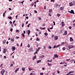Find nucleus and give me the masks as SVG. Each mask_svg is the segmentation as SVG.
<instances>
[{
  "label": "nucleus",
  "instance_id": "1",
  "mask_svg": "<svg viewBox=\"0 0 75 75\" xmlns=\"http://www.w3.org/2000/svg\"><path fill=\"white\" fill-rule=\"evenodd\" d=\"M69 49H71V48H74V45H69L68 46Z\"/></svg>",
  "mask_w": 75,
  "mask_h": 75
},
{
  "label": "nucleus",
  "instance_id": "2",
  "mask_svg": "<svg viewBox=\"0 0 75 75\" xmlns=\"http://www.w3.org/2000/svg\"><path fill=\"white\" fill-rule=\"evenodd\" d=\"M5 71L4 70H2L1 72V74H2V75H4V73L5 72Z\"/></svg>",
  "mask_w": 75,
  "mask_h": 75
},
{
  "label": "nucleus",
  "instance_id": "3",
  "mask_svg": "<svg viewBox=\"0 0 75 75\" xmlns=\"http://www.w3.org/2000/svg\"><path fill=\"white\" fill-rule=\"evenodd\" d=\"M44 57H45V56L42 55L41 56H39V58L40 59H41V58H44Z\"/></svg>",
  "mask_w": 75,
  "mask_h": 75
},
{
  "label": "nucleus",
  "instance_id": "4",
  "mask_svg": "<svg viewBox=\"0 0 75 75\" xmlns=\"http://www.w3.org/2000/svg\"><path fill=\"white\" fill-rule=\"evenodd\" d=\"M67 31H65L64 32V33L63 34V35H67Z\"/></svg>",
  "mask_w": 75,
  "mask_h": 75
},
{
  "label": "nucleus",
  "instance_id": "5",
  "mask_svg": "<svg viewBox=\"0 0 75 75\" xmlns=\"http://www.w3.org/2000/svg\"><path fill=\"white\" fill-rule=\"evenodd\" d=\"M73 5H74L73 4V3H72V2L70 3L69 4V6H73Z\"/></svg>",
  "mask_w": 75,
  "mask_h": 75
},
{
  "label": "nucleus",
  "instance_id": "6",
  "mask_svg": "<svg viewBox=\"0 0 75 75\" xmlns=\"http://www.w3.org/2000/svg\"><path fill=\"white\" fill-rule=\"evenodd\" d=\"M54 40H58V36H55L54 37Z\"/></svg>",
  "mask_w": 75,
  "mask_h": 75
},
{
  "label": "nucleus",
  "instance_id": "7",
  "mask_svg": "<svg viewBox=\"0 0 75 75\" xmlns=\"http://www.w3.org/2000/svg\"><path fill=\"white\" fill-rule=\"evenodd\" d=\"M15 50H16V47L14 46L12 47V51H14Z\"/></svg>",
  "mask_w": 75,
  "mask_h": 75
},
{
  "label": "nucleus",
  "instance_id": "8",
  "mask_svg": "<svg viewBox=\"0 0 75 75\" xmlns=\"http://www.w3.org/2000/svg\"><path fill=\"white\" fill-rule=\"evenodd\" d=\"M64 7H62L60 8V10L61 11H62V10H64Z\"/></svg>",
  "mask_w": 75,
  "mask_h": 75
},
{
  "label": "nucleus",
  "instance_id": "9",
  "mask_svg": "<svg viewBox=\"0 0 75 75\" xmlns=\"http://www.w3.org/2000/svg\"><path fill=\"white\" fill-rule=\"evenodd\" d=\"M70 42H72V41H74V40H73L72 38V37L70 38Z\"/></svg>",
  "mask_w": 75,
  "mask_h": 75
},
{
  "label": "nucleus",
  "instance_id": "10",
  "mask_svg": "<svg viewBox=\"0 0 75 75\" xmlns=\"http://www.w3.org/2000/svg\"><path fill=\"white\" fill-rule=\"evenodd\" d=\"M6 49H5L3 50V53H4V54H5V53H6Z\"/></svg>",
  "mask_w": 75,
  "mask_h": 75
},
{
  "label": "nucleus",
  "instance_id": "11",
  "mask_svg": "<svg viewBox=\"0 0 75 75\" xmlns=\"http://www.w3.org/2000/svg\"><path fill=\"white\" fill-rule=\"evenodd\" d=\"M36 56H36V55H35L34 57H33V60H34V59H36Z\"/></svg>",
  "mask_w": 75,
  "mask_h": 75
},
{
  "label": "nucleus",
  "instance_id": "12",
  "mask_svg": "<svg viewBox=\"0 0 75 75\" xmlns=\"http://www.w3.org/2000/svg\"><path fill=\"white\" fill-rule=\"evenodd\" d=\"M71 14H74V11L73 10H71Z\"/></svg>",
  "mask_w": 75,
  "mask_h": 75
},
{
  "label": "nucleus",
  "instance_id": "13",
  "mask_svg": "<svg viewBox=\"0 0 75 75\" xmlns=\"http://www.w3.org/2000/svg\"><path fill=\"white\" fill-rule=\"evenodd\" d=\"M54 57L55 58H58V55L57 54H56L54 55Z\"/></svg>",
  "mask_w": 75,
  "mask_h": 75
},
{
  "label": "nucleus",
  "instance_id": "14",
  "mask_svg": "<svg viewBox=\"0 0 75 75\" xmlns=\"http://www.w3.org/2000/svg\"><path fill=\"white\" fill-rule=\"evenodd\" d=\"M18 69H19V68H18L16 69V70L15 71V73H16L17 71H18Z\"/></svg>",
  "mask_w": 75,
  "mask_h": 75
},
{
  "label": "nucleus",
  "instance_id": "15",
  "mask_svg": "<svg viewBox=\"0 0 75 75\" xmlns=\"http://www.w3.org/2000/svg\"><path fill=\"white\" fill-rule=\"evenodd\" d=\"M28 35H30V30H28Z\"/></svg>",
  "mask_w": 75,
  "mask_h": 75
},
{
  "label": "nucleus",
  "instance_id": "16",
  "mask_svg": "<svg viewBox=\"0 0 75 75\" xmlns=\"http://www.w3.org/2000/svg\"><path fill=\"white\" fill-rule=\"evenodd\" d=\"M8 18H9V19H10V20H12V17L11 16L8 17Z\"/></svg>",
  "mask_w": 75,
  "mask_h": 75
},
{
  "label": "nucleus",
  "instance_id": "17",
  "mask_svg": "<svg viewBox=\"0 0 75 75\" xmlns=\"http://www.w3.org/2000/svg\"><path fill=\"white\" fill-rule=\"evenodd\" d=\"M41 60H39L37 61V64H38V63H40V62H41Z\"/></svg>",
  "mask_w": 75,
  "mask_h": 75
},
{
  "label": "nucleus",
  "instance_id": "18",
  "mask_svg": "<svg viewBox=\"0 0 75 75\" xmlns=\"http://www.w3.org/2000/svg\"><path fill=\"white\" fill-rule=\"evenodd\" d=\"M64 22H62V26H64V25H65V24H64Z\"/></svg>",
  "mask_w": 75,
  "mask_h": 75
},
{
  "label": "nucleus",
  "instance_id": "19",
  "mask_svg": "<svg viewBox=\"0 0 75 75\" xmlns=\"http://www.w3.org/2000/svg\"><path fill=\"white\" fill-rule=\"evenodd\" d=\"M66 49H65V47H64L62 48V50L63 51H65Z\"/></svg>",
  "mask_w": 75,
  "mask_h": 75
},
{
  "label": "nucleus",
  "instance_id": "20",
  "mask_svg": "<svg viewBox=\"0 0 75 75\" xmlns=\"http://www.w3.org/2000/svg\"><path fill=\"white\" fill-rule=\"evenodd\" d=\"M40 48H41L38 47V49H36V51H39V50H40Z\"/></svg>",
  "mask_w": 75,
  "mask_h": 75
},
{
  "label": "nucleus",
  "instance_id": "21",
  "mask_svg": "<svg viewBox=\"0 0 75 75\" xmlns=\"http://www.w3.org/2000/svg\"><path fill=\"white\" fill-rule=\"evenodd\" d=\"M16 32L17 33H20V30H16Z\"/></svg>",
  "mask_w": 75,
  "mask_h": 75
},
{
  "label": "nucleus",
  "instance_id": "22",
  "mask_svg": "<svg viewBox=\"0 0 75 75\" xmlns=\"http://www.w3.org/2000/svg\"><path fill=\"white\" fill-rule=\"evenodd\" d=\"M6 13V11H5V13H4L3 15V16L4 17H5V13Z\"/></svg>",
  "mask_w": 75,
  "mask_h": 75
},
{
  "label": "nucleus",
  "instance_id": "23",
  "mask_svg": "<svg viewBox=\"0 0 75 75\" xmlns=\"http://www.w3.org/2000/svg\"><path fill=\"white\" fill-rule=\"evenodd\" d=\"M54 6H55L56 7H57V6H58V4H54Z\"/></svg>",
  "mask_w": 75,
  "mask_h": 75
},
{
  "label": "nucleus",
  "instance_id": "24",
  "mask_svg": "<svg viewBox=\"0 0 75 75\" xmlns=\"http://www.w3.org/2000/svg\"><path fill=\"white\" fill-rule=\"evenodd\" d=\"M73 5H75V1H73Z\"/></svg>",
  "mask_w": 75,
  "mask_h": 75
},
{
  "label": "nucleus",
  "instance_id": "25",
  "mask_svg": "<svg viewBox=\"0 0 75 75\" xmlns=\"http://www.w3.org/2000/svg\"><path fill=\"white\" fill-rule=\"evenodd\" d=\"M6 42V40H4L3 41V44H5Z\"/></svg>",
  "mask_w": 75,
  "mask_h": 75
},
{
  "label": "nucleus",
  "instance_id": "26",
  "mask_svg": "<svg viewBox=\"0 0 75 75\" xmlns=\"http://www.w3.org/2000/svg\"><path fill=\"white\" fill-rule=\"evenodd\" d=\"M22 71H25V68H22Z\"/></svg>",
  "mask_w": 75,
  "mask_h": 75
},
{
  "label": "nucleus",
  "instance_id": "27",
  "mask_svg": "<svg viewBox=\"0 0 75 75\" xmlns=\"http://www.w3.org/2000/svg\"><path fill=\"white\" fill-rule=\"evenodd\" d=\"M64 44H65V42H62L61 44V45H64Z\"/></svg>",
  "mask_w": 75,
  "mask_h": 75
},
{
  "label": "nucleus",
  "instance_id": "28",
  "mask_svg": "<svg viewBox=\"0 0 75 75\" xmlns=\"http://www.w3.org/2000/svg\"><path fill=\"white\" fill-rule=\"evenodd\" d=\"M57 16H58V17H59V16H61V15L59 14H58V13L57 14Z\"/></svg>",
  "mask_w": 75,
  "mask_h": 75
},
{
  "label": "nucleus",
  "instance_id": "29",
  "mask_svg": "<svg viewBox=\"0 0 75 75\" xmlns=\"http://www.w3.org/2000/svg\"><path fill=\"white\" fill-rule=\"evenodd\" d=\"M40 29H41V30H44V29H45V28H40Z\"/></svg>",
  "mask_w": 75,
  "mask_h": 75
},
{
  "label": "nucleus",
  "instance_id": "30",
  "mask_svg": "<svg viewBox=\"0 0 75 75\" xmlns=\"http://www.w3.org/2000/svg\"><path fill=\"white\" fill-rule=\"evenodd\" d=\"M51 11H52V9H49V13H51Z\"/></svg>",
  "mask_w": 75,
  "mask_h": 75
},
{
  "label": "nucleus",
  "instance_id": "31",
  "mask_svg": "<svg viewBox=\"0 0 75 75\" xmlns=\"http://www.w3.org/2000/svg\"><path fill=\"white\" fill-rule=\"evenodd\" d=\"M44 49H45V50H46V46H44L43 47Z\"/></svg>",
  "mask_w": 75,
  "mask_h": 75
},
{
  "label": "nucleus",
  "instance_id": "32",
  "mask_svg": "<svg viewBox=\"0 0 75 75\" xmlns=\"http://www.w3.org/2000/svg\"><path fill=\"white\" fill-rule=\"evenodd\" d=\"M51 2H53V3H54V2L55 1V0H51Z\"/></svg>",
  "mask_w": 75,
  "mask_h": 75
},
{
  "label": "nucleus",
  "instance_id": "33",
  "mask_svg": "<svg viewBox=\"0 0 75 75\" xmlns=\"http://www.w3.org/2000/svg\"><path fill=\"white\" fill-rule=\"evenodd\" d=\"M11 41H12V42H14V39H11Z\"/></svg>",
  "mask_w": 75,
  "mask_h": 75
},
{
  "label": "nucleus",
  "instance_id": "34",
  "mask_svg": "<svg viewBox=\"0 0 75 75\" xmlns=\"http://www.w3.org/2000/svg\"><path fill=\"white\" fill-rule=\"evenodd\" d=\"M27 47H30V44H28Z\"/></svg>",
  "mask_w": 75,
  "mask_h": 75
},
{
  "label": "nucleus",
  "instance_id": "35",
  "mask_svg": "<svg viewBox=\"0 0 75 75\" xmlns=\"http://www.w3.org/2000/svg\"><path fill=\"white\" fill-rule=\"evenodd\" d=\"M36 41H40V39L38 38H37L36 39Z\"/></svg>",
  "mask_w": 75,
  "mask_h": 75
},
{
  "label": "nucleus",
  "instance_id": "36",
  "mask_svg": "<svg viewBox=\"0 0 75 75\" xmlns=\"http://www.w3.org/2000/svg\"><path fill=\"white\" fill-rule=\"evenodd\" d=\"M32 50H33V48H32V47H30V51H32Z\"/></svg>",
  "mask_w": 75,
  "mask_h": 75
},
{
  "label": "nucleus",
  "instance_id": "37",
  "mask_svg": "<svg viewBox=\"0 0 75 75\" xmlns=\"http://www.w3.org/2000/svg\"><path fill=\"white\" fill-rule=\"evenodd\" d=\"M73 72H74L73 71H70V72H69V74H72V73H73Z\"/></svg>",
  "mask_w": 75,
  "mask_h": 75
},
{
  "label": "nucleus",
  "instance_id": "38",
  "mask_svg": "<svg viewBox=\"0 0 75 75\" xmlns=\"http://www.w3.org/2000/svg\"><path fill=\"white\" fill-rule=\"evenodd\" d=\"M48 66H50L51 65V64H50L49 63H48Z\"/></svg>",
  "mask_w": 75,
  "mask_h": 75
},
{
  "label": "nucleus",
  "instance_id": "39",
  "mask_svg": "<svg viewBox=\"0 0 75 75\" xmlns=\"http://www.w3.org/2000/svg\"><path fill=\"white\" fill-rule=\"evenodd\" d=\"M30 25H31V24L30 23L27 26V27H30Z\"/></svg>",
  "mask_w": 75,
  "mask_h": 75
},
{
  "label": "nucleus",
  "instance_id": "40",
  "mask_svg": "<svg viewBox=\"0 0 75 75\" xmlns=\"http://www.w3.org/2000/svg\"><path fill=\"white\" fill-rule=\"evenodd\" d=\"M60 45H59L57 46H56V48H58V47H59Z\"/></svg>",
  "mask_w": 75,
  "mask_h": 75
},
{
  "label": "nucleus",
  "instance_id": "41",
  "mask_svg": "<svg viewBox=\"0 0 75 75\" xmlns=\"http://www.w3.org/2000/svg\"><path fill=\"white\" fill-rule=\"evenodd\" d=\"M24 1H22V2H21V3H22V4H23V3H24Z\"/></svg>",
  "mask_w": 75,
  "mask_h": 75
},
{
  "label": "nucleus",
  "instance_id": "42",
  "mask_svg": "<svg viewBox=\"0 0 75 75\" xmlns=\"http://www.w3.org/2000/svg\"><path fill=\"white\" fill-rule=\"evenodd\" d=\"M45 35H48V33H45Z\"/></svg>",
  "mask_w": 75,
  "mask_h": 75
},
{
  "label": "nucleus",
  "instance_id": "43",
  "mask_svg": "<svg viewBox=\"0 0 75 75\" xmlns=\"http://www.w3.org/2000/svg\"><path fill=\"white\" fill-rule=\"evenodd\" d=\"M9 23H10V24H13V23H12L11 21H10Z\"/></svg>",
  "mask_w": 75,
  "mask_h": 75
},
{
  "label": "nucleus",
  "instance_id": "44",
  "mask_svg": "<svg viewBox=\"0 0 75 75\" xmlns=\"http://www.w3.org/2000/svg\"><path fill=\"white\" fill-rule=\"evenodd\" d=\"M22 36H23V37H25V35H24L23 33H22Z\"/></svg>",
  "mask_w": 75,
  "mask_h": 75
},
{
  "label": "nucleus",
  "instance_id": "45",
  "mask_svg": "<svg viewBox=\"0 0 75 75\" xmlns=\"http://www.w3.org/2000/svg\"><path fill=\"white\" fill-rule=\"evenodd\" d=\"M50 29V30H52V28H53V27L52 26L51 28H49Z\"/></svg>",
  "mask_w": 75,
  "mask_h": 75
},
{
  "label": "nucleus",
  "instance_id": "46",
  "mask_svg": "<svg viewBox=\"0 0 75 75\" xmlns=\"http://www.w3.org/2000/svg\"><path fill=\"white\" fill-rule=\"evenodd\" d=\"M69 29H71L72 28V27L71 26H69Z\"/></svg>",
  "mask_w": 75,
  "mask_h": 75
},
{
  "label": "nucleus",
  "instance_id": "47",
  "mask_svg": "<svg viewBox=\"0 0 75 75\" xmlns=\"http://www.w3.org/2000/svg\"><path fill=\"white\" fill-rule=\"evenodd\" d=\"M20 38L19 37H18L17 36L16 37V38H17V39H18V38Z\"/></svg>",
  "mask_w": 75,
  "mask_h": 75
},
{
  "label": "nucleus",
  "instance_id": "48",
  "mask_svg": "<svg viewBox=\"0 0 75 75\" xmlns=\"http://www.w3.org/2000/svg\"><path fill=\"white\" fill-rule=\"evenodd\" d=\"M24 23H23L22 24V27H24Z\"/></svg>",
  "mask_w": 75,
  "mask_h": 75
},
{
  "label": "nucleus",
  "instance_id": "49",
  "mask_svg": "<svg viewBox=\"0 0 75 75\" xmlns=\"http://www.w3.org/2000/svg\"><path fill=\"white\" fill-rule=\"evenodd\" d=\"M42 26H45V23H44L42 25Z\"/></svg>",
  "mask_w": 75,
  "mask_h": 75
},
{
  "label": "nucleus",
  "instance_id": "50",
  "mask_svg": "<svg viewBox=\"0 0 75 75\" xmlns=\"http://www.w3.org/2000/svg\"><path fill=\"white\" fill-rule=\"evenodd\" d=\"M37 54V51H36V52L34 53V55H35V54Z\"/></svg>",
  "mask_w": 75,
  "mask_h": 75
},
{
  "label": "nucleus",
  "instance_id": "51",
  "mask_svg": "<svg viewBox=\"0 0 75 75\" xmlns=\"http://www.w3.org/2000/svg\"><path fill=\"white\" fill-rule=\"evenodd\" d=\"M53 23H54V25H55V23L54 21H53Z\"/></svg>",
  "mask_w": 75,
  "mask_h": 75
},
{
  "label": "nucleus",
  "instance_id": "52",
  "mask_svg": "<svg viewBox=\"0 0 75 75\" xmlns=\"http://www.w3.org/2000/svg\"><path fill=\"white\" fill-rule=\"evenodd\" d=\"M40 75H44V74H43L42 73H40Z\"/></svg>",
  "mask_w": 75,
  "mask_h": 75
},
{
  "label": "nucleus",
  "instance_id": "53",
  "mask_svg": "<svg viewBox=\"0 0 75 75\" xmlns=\"http://www.w3.org/2000/svg\"><path fill=\"white\" fill-rule=\"evenodd\" d=\"M71 62H74V59H72L71 60Z\"/></svg>",
  "mask_w": 75,
  "mask_h": 75
},
{
  "label": "nucleus",
  "instance_id": "54",
  "mask_svg": "<svg viewBox=\"0 0 75 75\" xmlns=\"http://www.w3.org/2000/svg\"><path fill=\"white\" fill-rule=\"evenodd\" d=\"M67 66V64H65L64 65V67H66Z\"/></svg>",
  "mask_w": 75,
  "mask_h": 75
},
{
  "label": "nucleus",
  "instance_id": "55",
  "mask_svg": "<svg viewBox=\"0 0 75 75\" xmlns=\"http://www.w3.org/2000/svg\"><path fill=\"white\" fill-rule=\"evenodd\" d=\"M49 16H50V17H51V16H52L50 13H49Z\"/></svg>",
  "mask_w": 75,
  "mask_h": 75
},
{
  "label": "nucleus",
  "instance_id": "56",
  "mask_svg": "<svg viewBox=\"0 0 75 75\" xmlns=\"http://www.w3.org/2000/svg\"><path fill=\"white\" fill-rule=\"evenodd\" d=\"M34 12L35 13H37V11L35 10H34Z\"/></svg>",
  "mask_w": 75,
  "mask_h": 75
},
{
  "label": "nucleus",
  "instance_id": "57",
  "mask_svg": "<svg viewBox=\"0 0 75 75\" xmlns=\"http://www.w3.org/2000/svg\"><path fill=\"white\" fill-rule=\"evenodd\" d=\"M69 60H70V59H67L66 61H69Z\"/></svg>",
  "mask_w": 75,
  "mask_h": 75
},
{
  "label": "nucleus",
  "instance_id": "58",
  "mask_svg": "<svg viewBox=\"0 0 75 75\" xmlns=\"http://www.w3.org/2000/svg\"><path fill=\"white\" fill-rule=\"evenodd\" d=\"M16 19H17V17H18V15H17V16H16Z\"/></svg>",
  "mask_w": 75,
  "mask_h": 75
},
{
  "label": "nucleus",
  "instance_id": "59",
  "mask_svg": "<svg viewBox=\"0 0 75 75\" xmlns=\"http://www.w3.org/2000/svg\"><path fill=\"white\" fill-rule=\"evenodd\" d=\"M25 18H27V19H28V16H27V17L26 16Z\"/></svg>",
  "mask_w": 75,
  "mask_h": 75
},
{
  "label": "nucleus",
  "instance_id": "60",
  "mask_svg": "<svg viewBox=\"0 0 75 75\" xmlns=\"http://www.w3.org/2000/svg\"><path fill=\"white\" fill-rule=\"evenodd\" d=\"M16 22V20L14 21L13 22V24H14V22Z\"/></svg>",
  "mask_w": 75,
  "mask_h": 75
},
{
  "label": "nucleus",
  "instance_id": "61",
  "mask_svg": "<svg viewBox=\"0 0 75 75\" xmlns=\"http://www.w3.org/2000/svg\"><path fill=\"white\" fill-rule=\"evenodd\" d=\"M13 64H11V67H13Z\"/></svg>",
  "mask_w": 75,
  "mask_h": 75
},
{
  "label": "nucleus",
  "instance_id": "62",
  "mask_svg": "<svg viewBox=\"0 0 75 75\" xmlns=\"http://www.w3.org/2000/svg\"><path fill=\"white\" fill-rule=\"evenodd\" d=\"M48 48H49V49H51V47L50 46V47H49Z\"/></svg>",
  "mask_w": 75,
  "mask_h": 75
},
{
  "label": "nucleus",
  "instance_id": "63",
  "mask_svg": "<svg viewBox=\"0 0 75 75\" xmlns=\"http://www.w3.org/2000/svg\"><path fill=\"white\" fill-rule=\"evenodd\" d=\"M10 31H13V28H11V29H10Z\"/></svg>",
  "mask_w": 75,
  "mask_h": 75
},
{
  "label": "nucleus",
  "instance_id": "64",
  "mask_svg": "<svg viewBox=\"0 0 75 75\" xmlns=\"http://www.w3.org/2000/svg\"><path fill=\"white\" fill-rule=\"evenodd\" d=\"M73 25H74V27H75V23H73Z\"/></svg>",
  "mask_w": 75,
  "mask_h": 75
}]
</instances>
